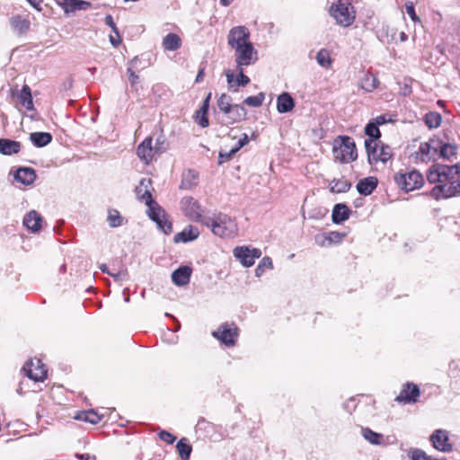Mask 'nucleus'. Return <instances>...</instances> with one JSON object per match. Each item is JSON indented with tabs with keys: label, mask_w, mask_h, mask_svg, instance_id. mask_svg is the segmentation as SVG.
Masks as SVG:
<instances>
[{
	"label": "nucleus",
	"mask_w": 460,
	"mask_h": 460,
	"mask_svg": "<svg viewBox=\"0 0 460 460\" xmlns=\"http://www.w3.org/2000/svg\"><path fill=\"white\" fill-rule=\"evenodd\" d=\"M211 99V93H208L206 98L204 99L201 107L199 110V113L208 114L209 110V102Z\"/></svg>",
	"instance_id": "obj_57"
},
{
	"label": "nucleus",
	"mask_w": 460,
	"mask_h": 460,
	"mask_svg": "<svg viewBox=\"0 0 460 460\" xmlns=\"http://www.w3.org/2000/svg\"><path fill=\"white\" fill-rule=\"evenodd\" d=\"M237 68V75H234V73L231 72L230 70H227L226 72L228 89L234 93L237 92L239 87H244L251 82L250 78L246 75H244L243 67Z\"/></svg>",
	"instance_id": "obj_17"
},
{
	"label": "nucleus",
	"mask_w": 460,
	"mask_h": 460,
	"mask_svg": "<svg viewBox=\"0 0 460 460\" xmlns=\"http://www.w3.org/2000/svg\"><path fill=\"white\" fill-rule=\"evenodd\" d=\"M14 180L23 185H31L36 180V172L31 167H21L15 172Z\"/></svg>",
	"instance_id": "obj_24"
},
{
	"label": "nucleus",
	"mask_w": 460,
	"mask_h": 460,
	"mask_svg": "<svg viewBox=\"0 0 460 460\" xmlns=\"http://www.w3.org/2000/svg\"><path fill=\"white\" fill-rule=\"evenodd\" d=\"M234 50L237 67L248 66L254 64L258 59L257 51L252 43L236 48Z\"/></svg>",
	"instance_id": "obj_10"
},
{
	"label": "nucleus",
	"mask_w": 460,
	"mask_h": 460,
	"mask_svg": "<svg viewBox=\"0 0 460 460\" xmlns=\"http://www.w3.org/2000/svg\"><path fill=\"white\" fill-rule=\"evenodd\" d=\"M58 4L63 8L66 13H75L80 10L85 11L91 6V3L84 0H58Z\"/></svg>",
	"instance_id": "obj_20"
},
{
	"label": "nucleus",
	"mask_w": 460,
	"mask_h": 460,
	"mask_svg": "<svg viewBox=\"0 0 460 460\" xmlns=\"http://www.w3.org/2000/svg\"><path fill=\"white\" fill-rule=\"evenodd\" d=\"M378 127L387 122L392 121L391 116L387 114H382L372 119Z\"/></svg>",
	"instance_id": "obj_58"
},
{
	"label": "nucleus",
	"mask_w": 460,
	"mask_h": 460,
	"mask_svg": "<svg viewBox=\"0 0 460 460\" xmlns=\"http://www.w3.org/2000/svg\"><path fill=\"white\" fill-rule=\"evenodd\" d=\"M350 215V210L347 205L338 203L333 207L332 218L334 224H341L346 221Z\"/></svg>",
	"instance_id": "obj_29"
},
{
	"label": "nucleus",
	"mask_w": 460,
	"mask_h": 460,
	"mask_svg": "<svg viewBox=\"0 0 460 460\" xmlns=\"http://www.w3.org/2000/svg\"><path fill=\"white\" fill-rule=\"evenodd\" d=\"M10 24L13 31L18 35L26 34L31 26L30 21L20 15L13 16L10 19Z\"/></svg>",
	"instance_id": "obj_28"
},
{
	"label": "nucleus",
	"mask_w": 460,
	"mask_h": 460,
	"mask_svg": "<svg viewBox=\"0 0 460 460\" xmlns=\"http://www.w3.org/2000/svg\"><path fill=\"white\" fill-rule=\"evenodd\" d=\"M180 206L183 215L190 220L205 224L208 217L203 216L205 210L199 200L193 197L186 196L181 199Z\"/></svg>",
	"instance_id": "obj_7"
},
{
	"label": "nucleus",
	"mask_w": 460,
	"mask_h": 460,
	"mask_svg": "<svg viewBox=\"0 0 460 460\" xmlns=\"http://www.w3.org/2000/svg\"><path fill=\"white\" fill-rule=\"evenodd\" d=\"M394 179L396 185L406 192L420 188L424 182L422 174L416 170L395 173Z\"/></svg>",
	"instance_id": "obj_8"
},
{
	"label": "nucleus",
	"mask_w": 460,
	"mask_h": 460,
	"mask_svg": "<svg viewBox=\"0 0 460 460\" xmlns=\"http://www.w3.org/2000/svg\"><path fill=\"white\" fill-rule=\"evenodd\" d=\"M30 140L37 147H43L52 141V135L48 132H33L30 134Z\"/></svg>",
	"instance_id": "obj_34"
},
{
	"label": "nucleus",
	"mask_w": 460,
	"mask_h": 460,
	"mask_svg": "<svg viewBox=\"0 0 460 460\" xmlns=\"http://www.w3.org/2000/svg\"><path fill=\"white\" fill-rule=\"evenodd\" d=\"M424 121L429 128H437L441 124L442 117L438 112L429 111L425 115Z\"/></svg>",
	"instance_id": "obj_41"
},
{
	"label": "nucleus",
	"mask_w": 460,
	"mask_h": 460,
	"mask_svg": "<svg viewBox=\"0 0 460 460\" xmlns=\"http://www.w3.org/2000/svg\"><path fill=\"white\" fill-rule=\"evenodd\" d=\"M234 256L244 267H251L255 260L261 256V252L258 248H250L248 246H237L233 251Z\"/></svg>",
	"instance_id": "obj_13"
},
{
	"label": "nucleus",
	"mask_w": 460,
	"mask_h": 460,
	"mask_svg": "<svg viewBox=\"0 0 460 460\" xmlns=\"http://www.w3.org/2000/svg\"><path fill=\"white\" fill-rule=\"evenodd\" d=\"M139 63L140 59L138 58V57H135L128 63L127 73L128 75V80L130 82L131 86H134L138 83L139 76L136 74L135 70L138 69Z\"/></svg>",
	"instance_id": "obj_38"
},
{
	"label": "nucleus",
	"mask_w": 460,
	"mask_h": 460,
	"mask_svg": "<svg viewBox=\"0 0 460 460\" xmlns=\"http://www.w3.org/2000/svg\"><path fill=\"white\" fill-rule=\"evenodd\" d=\"M344 237L343 234H341L339 232H330L324 236H316L315 240L320 245H324L325 241H327L329 243H339L342 240Z\"/></svg>",
	"instance_id": "obj_42"
},
{
	"label": "nucleus",
	"mask_w": 460,
	"mask_h": 460,
	"mask_svg": "<svg viewBox=\"0 0 460 460\" xmlns=\"http://www.w3.org/2000/svg\"><path fill=\"white\" fill-rule=\"evenodd\" d=\"M155 147L156 154L159 155L164 153L167 150L168 144L166 141V137L164 134H159L155 138V144L153 146Z\"/></svg>",
	"instance_id": "obj_51"
},
{
	"label": "nucleus",
	"mask_w": 460,
	"mask_h": 460,
	"mask_svg": "<svg viewBox=\"0 0 460 460\" xmlns=\"http://www.w3.org/2000/svg\"><path fill=\"white\" fill-rule=\"evenodd\" d=\"M137 155L139 159L146 164H148L155 155H158L155 147H153V138L151 137H146L144 141L138 145Z\"/></svg>",
	"instance_id": "obj_19"
},
{
	"label": "nucleus",
	"mask_w": 460,
	"mask_h": 460,
	"mask_svg": "<svg viewBox=\"0 0 460 460\" xmlns=\"http://www.w3.org/2000/svg\"><path fill=\"white\" fill-rule=\"evenodd\" d=\"M408 456L411 460H447L446 458H434L428 456L423 450L420 448H411L408 451Z\"/></svg>",
	"instance_id": "obj_44"
},
{
	"label": "nucleus",
	"mask_w": 460,
	"mask_h": 460,
	"mask_svg": "<svg viewBox=\"0 0 460 460\" xmlns=\"http://www.w3.org/2000/svg\"><path fill=\"white\" fill-rule=\"evenodd\" d=\"M377 179L376 177H367L360 180L357 184V190L364 196L370 195L377 186Z\"/></svg>",
	"instance_id": "obj_30"
},
{
	"label": "nucleus",
	"mask_w": 460,
	"mask_h": 460,
	"mask_svg": "<svg viewBox=\"0 0 460 460\" xmlns=\"http://www.w3.org/2000/svg\"><path fill=\"white\" fill-rule=\"evenodd\" d=\"M25 375L31 380L39 382L47 377V369L40 359H31L22 367Z\"/></svg>",
	"instance_id": "obj_15"
},
{
	"label": "nucleus",
	"mask_w": 460,
	"mask_h": 460,
	"mask_svg": "<svg viewBox=\"0 0 460 460\" xmlns=\"http://www.w3.org/2000/svg\"><path fill=\"white\" fill-rule=\"evenodd\" d=\"M420 396V387L412 382H407L402 385L401 393L396 396L395 401L404 404H413L419 402Z\"/></svg>",
	"instance_id": "obj_16"
},
{
	"label": "nucleus",
	"mask_w": 460,
	"mask_h": 460,
	"mask_svg": "<svg viewBox=\"0 0 460 460\" xmlns=\"http://www.w3.org/2000/svg\"><path fill=\"white\" fill-rule=\"evenodd\" d=\"M199 175L194 170H187L182 174L181 188L190 190L198 184Z\"/></svg>",
	"instance_id": "obj_33"
},
{
	"label": "nucleus",
	"mask_w": 460,
	"mask_h": 460,
	"mask_svg": "<svg viewBox=\"0 0 460 460\" xmlns=\"http://www.w3.org/2000/svg\"><path fill=\"white\" fill-rule=\"evenodd\" d=\"M199 235L197 226H188L181 232L176 234L173 237L174 243H188L196 240Z\"/></svg>",
	"instance_id": "obj_23"
},
{
	"label": "nucleus",
	"mask_w": 460,
	"mask_h": 460,
	"mask_svg": "<svg viewBox=\"0 0 460 460\" xmlns=\"http://www.w3.org/2000/svg\"><path fill=\"white\" fill-rule=\"evenodd\" d=\"M351 188V183L349 181L341 178V179H333L330 182V190L333 193H344L349 190Z\"/></svg>",
	"instance_id": "obj_36"
},
{
	"label": "nucleus",
	"mask_w": 460,
	"mask_h": 460,
	"mask_svg": "<svg viewBox=\"0 0 460 460\" xmlns=\"http://www.w3.org/2000/svg\"><path fill=\"white\" fill-rule=\"evenodd\" d=\"M365 146L370 164H376L378 162L385 164L392 158V148L387 145L379 146L378 142H375L373 139H366Z\"/></svg>",
	"instance_id": "obj_6"
},
{
	"label": "nucleus",
	"mask_w": 460,
	"mask_h": 460,
	"mask_svg": "<svg viewBox=\"0 0 460 460\" xmlns=\"http://www.w3.org/2000/svg\"><path fill=\"white\" fill-rule=\"evenodd\" d=\"M33 7L37 9H40V5L41 4V0H27Z\"/></svg>",
	"instance_id": "obj_64"
},
{
	"label": "nucleus",
	"mask_w": 460,
	"mask_h": 460,
	"mask_svg": "<svg viewBox=\"0 0 460 460\" xmlns=\"http://www.w3.org/2000/svg\"><path fill=\"white\" fill-rule=\"evenodd\" d=\"M108 223L112 228L119 227L123 224V217L117 209H110L108 213Z\"/></svg>",
	"instance_id": "obj_47"
},
{
	"label": "nucleus",
	"mask_w": 460,
	"mask_h": 460,
	"mask_svg": "<svg viewBox=\"0 0 460 460\" xmlns=\"http://www.w3.org/2000/svg\"><path fill=\"white\" fill-rule=\"evenodd\" d=\"M217 105L219 112L222 113L220 123L225 126L234 125L246 119V109L241 104H233L232 97L222 93L217 99Z\"/></svg>",
	"instance_id": "obj_2"
},
{
	"label": "nucleus",
	"mask_w": 460,
	"mask_h": 460,
	"mask_svg": "<svg viewBox=\"0 0 460 460\" xmlns=\"http://www.w3.org/2000/svg\"><path fill=\"white\" fill-rule=\"evenodd\" d=\"M236 153L237 149L234 147L232 148L229 152H220L218 155V164H222L223 163L230 160Z\"/></svg>",
	"instance_id": "obj_54"
},
{
	"label": "nucleus",
	"mask_w": 460,
	"mask_h": 460,
	"mask_svg": "<svg viewBox=\"0 0 460 460\" xmlns=\"http://www.w3.org/2000/svg\"><path fill=\"white\" fill-rule=\"evenodd\" d=\"M212 335L226 346L232 347L238 337V328L234 323H224L218 327L217 331L213 332Z\"/></svg>",
	"instance_id": "obj_12"
},
{
	"label": "nucleus",
	"mask_w": 460,
	"mask_h": 460,
	"mask_svg": "<svg viewBox=\"0 0 460 460\" xmlns=\"http://www.w3.org/2000/svg\"><path fill=\"white\" fill-rule=\"evenodd\" d=\"M104 22L107 26H109L112 31L116 34L117 37H119V30L113 21V17L111 14H107L104 18Z\"/></svg>",
	"instance_id": "obj_56"
},
{
	"label": "nucleus",
	"mask_w": 460,
	"mask_h": 460,
	"mask_svg": "<svg viewBox=\"0 0 460 460\" xmlns=\"http://www.w3.org/2000/svg\"><path fill=\"white\" fill-rule=\"evenodd\" d=\"M158 437L161 440H163L164 442H165L169 445L173 444L176 440V437L166 430H161L158 433Z\"/></svg>",
	"instance_id": "obj_52"
},
{
	"label": "nucleus",
	"mask_w": 460,
	"mask_h": 460,
	"mask_svg": "<svg viewBox=\"0 0 460 460\" xmlns=\"http://www.w3.org/2000/svg\"><path fill=\"white\" fill-rule=\"evenodd\" d=\"M204 225L209 227L214 234L222 238H233L238 232L234 219L223 213L215 214L212 217H208Z\"/></svg>",
	"instance_id": "obj_3"
},
{
	"label": "nucleus",
	"mask_w": 460,
	"mask_h": 460,
	"mask_svg": "<svg viewBox=\"0 0 460 460\" xmlns=\"http://www.w3.org/2000/svg\"><path fill=\"white\" fill-rule=\"evenodd\" d=\"M151 187L152 181L149 178H143L139 184L136 187V194L137 199L145 202L148 208L156 203L152 198Z\"/></svg>",
	"instance_id": "obj_18"
},
{
	"label": "nucleus",
	"mask_w": 460,
	"mask_h": 460,
	"mask_svg": "<svg viewBox=\"0 0 460 460\" xmlns=\"http://www.w3.org/2000/svg\"><path fill=\"white\" fill-rule=\"evenodd\" d=\"M330 14L335 19L337 24L342 27L350 26L356 18V11L352 4L342 1L332 4Z\"/></svg>",
	"instance_id": "obj_5"
},
{
	"label": "nucleus",
	"mask_w": 460,
	"mask_h": 460,
	"mask_svg": "<svg viewBox=\"0 0 460 460\" xmlns=\"http://www.w3.org/2000/svg\"><path fill=\"white\" fill-rule=\"evenodd\" d=\"M417 155L422 162L427 163L430 160H435L438 155L433 151V147L428 142H423L419 146Z\"/></svg>",
	"instance_id": "obj_32"
},
{
	"label": "nucleus",
	"mask_w": 460,
	"mask_h": 460,
	"mask_svg": "<svg viewBox=\"0 0 460 460\" xmlns=\"http://www.w3.org/2000/svg\"><path fill=\"white\" fill-rule=\"evenodd\" d=\"M265 94L263 93H259L257 95L254 96H248L243 100V103L251 106V107H261L264 102Z\"/></svg>",
	"instance_id": "obj_48"
},
{
	"label": "nucleus",
	"mask_w": 460,
	"mask_h": 460,
	"mask_svg": "<svg viewBox=\"0 0 460 460\" xmlns=\"http://www.w3.org/2000/svg\"><path fill=\"white\" fill-rule=\"evenodd\" d=\"M75 419L89 422L91 424H97L102 420V416L95 412L93 410L84 411L78 413Z\"/></svg>",
	"instance_id": "obj_39"
},
{
	"label": "nucleus",
	"mask_w": 460,
	"mask_h": 460,
	"mask_svg": "<svg viewBox=\"0 0 460 460\" xmlns=\"http://www.w3.org/2000/svg\"><path fill=\"white\" fill-rule=\"evenodd\" d=\"M182 41L176 33H168L163 40V47L165 50L175 51L181 47Z\"/></svg>",
	"instance_id": "obj_31"
},
{
	"label": "nucleus",
	"mask_w": 460,
	"mask_h": 460,
	"mask_svg": "<svg viewBox=\"0 0 460 460\" xmlns=\"http://www.w3.org/2000/svg\"><path fill=\"white\" fill-rule=\"evenodd\" d=\"M227 43L233 49L251 44L249 30L245 26L233 27L227 35Z\"/></svg>",
	"instance_id": "obj_11"
},
{
	"label": "nucleus",
	"mask_w": 460,
	"mask_h": 460,
	"mask_svg": "<svg viewBox=\"0 0 460 460\" xmlns=\"http://www.w3.org/2000/svg\"><path fill=\"white\" fill-rule=\"evenodd\" d=\"M208 114L199 113V111L195 113V121L201 128H207L209 125Z\"/></svg>",
	"instance_id": "obj_53"
},
{
	"label": "nucleus",
	"mask_w": 460,
	"mask_h": 460,
	"mask_svg": "<svg viewBox=\"0 0 460 460\" xmlns=\"http://www.w3.org/2000/svg\"><path fill=\"white\" fill-rule=\"evenodd\" d=\"M456 146L448 144V143H443L442 147L440 149V152L438 155V157H442L446 159H449L450 157L454 156L456 155Z\"/></svg>",
	"instance_id": "obj_49"
},
{
	"label": "nucleus",
	"mask_w": 460,
	"mask_h": 460,
	"mask_svg": "<svg viewBox=\"0 0 460 460\" xmlns=\"http://www.w3.org/2000/svg\"><path fill=\"white\" fill-rule=\"evenodd\" d=\"M361 435L367 442L375 446H387L389 444L388 437H385L369 428H362Z\"/></svg>",
	"instance_id": "obj_22"
},
{
	"label": "nucleus",
	"mask_w": 460,
	"mask_h": 460,
	"mask_svg": "<svg viewBox=\"0 0 460 460\" xmlns=\"http://www.w3.org/2000/svg\"><path fill=\"white\" fill-rule=\"evenodd\" d=\"M18 99L20 104L26 110L32 111L34 109L31 88L27 84L22 86Z\"/></svg>",
	"instance_id": "obj_35"
},
{
	"label": "nucleus",
	"mask_w": 460,
	"mask_h": 460,
	"mask_svg": "<svg viewBox=\"0 0 460 460\" xmlns=\"http://www.w3.org/2000/svg\"><path fill=\"white\" fill-rule=\"evenodd\" d=\"M427 142L433 147V151L438 155L443 145L442 140L438 137H432Z\"/></svg>",
	"instance_id": "obj_55"
},
{
	"label": "nucleus",
	"mask_w": 460,
	"mask_h": 460,
	"mask_svg": "<svg viewBox=\"0 0 460 460\" xmlns=\"http://www.w3.org/2000/svg\"><path fill=\"white\" fill-rule=\"evenodd\" d=\"M41 222L42 217L35 210L30 211L23 217L24 226L32 232H38L41 228Z\"/></svg>",
	"instance_id": "obj_25"
},
{
	"label": "nucleus",
	"mask_w": 460,
	"mask_h": 460,
	"mask_svg": "<svg viewBox=\"0 0 460 460\" xmlns=\"http://www.w3.org/2000/svg\"><path fill=\"white\" fill-rule=\"evenodd\" d=\"M192 269L189 266H181L175 270L172 274V282L178 286L182 287L189 284Z\"/></svg>",
	"instance_id": "obj_21"
},
{
	"label": "nucleus",
	"mask_w": 460,
	"mask_h": 460,
	"mask_svg": "<svg viewBox=\"0 0 460 460\" xmlns=\"http://www.w3.org/2000/svg\"><path fill=\"white\" fill-rule=\"evenodd\" d=\"M316 61L318 65L323 68H329L332 66L330 51L326 49H320L316 54Z\"/></svg>",
	"instance_id": "obj_43"
},
{
	"label": "nucleus",
	"mask_w": 460,
	"mask_h": 460,
	"mask_svg": "<svg viewBox=\"0 0 460 460\" xmlns=\"http://www.w3.org/2000/svg\"><path fill=\"white\" fill-rule=\"evenodd\" d=\"M365 134L368 137L367 139H373L375 142H377V140L381 137V132L379 130V128L373 120H370L366 125Z\"/></svg>",
	"instance_id": "obj_45"
},
{
	"label": "nucleus",
	"mask_w": 460,
	"mask_h": 460,
	"mask_svg": "<svg viewBox=\"0 0 460 460\" xmlns=\"http://www.w3.org/2000/svg\"><path fill=\"white\" fill-rule=\"evenodd\" d=\"M149 217L156 223L158 228L165 234H170L172 232V222L168 220L164 209L158 204L155 203L147 209Z\"/></svg>",
	"instance_id": "obj_9"
},
{
	"label": "nucleus",
	"mask_w": 460,
	"mask_h": 460,
	"mask_svg": "<svg viewBox=\"0 0 460 460\" xmlns=\"http://www.w3.org/2000/svg\"><path fill=\"white\" fill-rule=\"evenodd\" d=\"M176 448L179 452V455H180L181 460H189L190 459V454L192 451V447L188 443L187 438H181L176 445Z\"/></svg>",
	"instance_id": "obj_40"
},
{
	"label": "nucleus",
	"mask_w": 460,
	"mask_h": 460,
	"mask_svg": "<svg viewBox=\"0 0 460 460\" xmlns=\"http://www.w3.org/2000/svg\"><path fill=\"white\" fill-rule=\"evenodd\" d=\"M405 10L407 14L411 18L412 21H415L417 19L415 9L412 4V3H406L405 4Z\"/></svg>",
	"instance_id": "obj_60"
},
{
	"label": "nucleus",
	"mask_w": 460,
	"mask_h": 460,
	"mask_svg": "<svg viewBox=\"0 0 460 460\" xmlns=\"http://www.w3.org/2000/svg\"><path fill=\"white\" fill-rule=\"evenodd\" d=\"M378 80L373 74H366L360 80V87L366 92H373L378 86Z\"/></svg>",
	"instance_id": "obj_37"
},
{
	"label": "nucleus",
	"mask_w": 460,
	"mask_h": 460,
	"mask_svg": "<svg viewBox=\"0 0 460 460\" xmlns=\"http://www.w3.org/2000/svg\"><path fill=\"white\" fill-rule=\"evenodd\" d=\"M295 107V101L288 93H282L277 98V111L279 113L291 111Z\"/></svg>",
	"instance_id": "obj_26"
},
{
	"label": "nucleus",
	"mask_w": 460,
	"mask_h": 460,
	"mask_svg": "<svg viewBox=\"0 0 460 460\" xmlns=\"http://www.w3.org/2000/svg\"><path fill=\"white\" fill-rule=\"evenodd\" d=\"M204 75H205V69L204 68H200L198 72V75L196 76V79H195V82L196 83H200L202 82L203 78H204Z\"/></svg>",
	"instance_id": "obj_62"
},
{
	"label": "nucleus",
	"mask_w": 460,
	"mask_h": 460,
	"mask_svg": "<svg viewBox=\"0 0 460 460\" xmlns=\"http://www.w3.org/2000/svg\"><path fill=\"white\" fill-rule=\"evenodd\" d=\"M333 155L336 161L349 164L358 158L355 141L349 136H341L334 141Z\"/></svg>",
	"instance_id": "obj_4"
},
{
	"label": "nucleus",
	"mask_w": 460,
	"mask_h": 460,
	"mask_svg": "<svg viewBox=\"0 0 460 460\" xmlns=\"http://www.w3.org/2000/svg\"><path fill=\"white\" fill-rule=\"evenodd\" d=\"M110 41L111 43L114 46V47H117L120 44L121 42V38L120 36L119 35V37L115 38L113 36H110Z\"/></svg>",
	"instance_id": "obj_63"
},
{
	"label": "nucleus",
	"mask_w": 460,
	"mask_h": 460,
	"mask_svg": "<svg viewBox=\"0 0 460 460\" xmlns=\"http://www.w3.org/2000/svg\"><path fill=\"white\" fill-rule=\"evenodd\" d=\"M115 281H124L128 279L127 271L124 270H119L118 272H111V275Z\"/></svg>",
	"instance_id": "obj_59"
},
{
	"label": "nucleus",
	"mask_w": 460,
	"mask_h": 460,
	"mask_svg": "<svg viewBox=\"0 0 460 460\" xmlns=\"http://www.w3.org/2000/svg\"><path fill=\"white\" fill-rule=\"evenodd\" d=\"M249 142L247 134L243 133L242 137L238 140L237 146L234 147L237 152Z\"/></svg>",
	"instance_id": "obj_61"
},
{
	"label": "nucleus",
	"mask_w": 460,
	"mask_h": 460,
	"mask_svg": "<svg viewBox=\"0 0 460 460\" xmlns=\"http://www.w3.org/2000/svg\"><path fill=\"white\" fill-rule=\"evenodd\" d=\"M213 429V425L211 422L206 420L204 418H199L197 425L195 427V431L199 437L206 436L207 433H209Z\"/></svg>",
	"instance_id": "obj_46"
},
{
	"label": "nucleus",
	"mask_w": 460,
	"mask_h": 460,
	"mask_svg": "<svg viewBox=\"0 0 460 460\" xmlns=\"http://www.w3.org/2000/svg\"><path fill=\"white\" fill-rule=\"evenodd\" d=\"M22 144L19 141L0 138V153L4 155H12L21 151Z\"/></svg>",
	"instance_id": "obj_27"
},
{
	"label": "nucleus",
	"mask_w": 460,
	"mask_h": 460,
	"mask_svg": "<svg viewBox=\"0 0 460 460\" xmlns=\"http://www.w3.org/2000/svg\"><path fill=\"white\" fill-rule=\"evenodd\" d=\"M427 180L434 184L429 195L436 200L449 199L460 194V164H432L427 172Z\"/></svg>",
	"instance_id": "obj_1"
},
{
	"label": "nucleus",
	"mask_w": 460,
	"mask_h": 460,
	"mask_svg": "<svg viewBox=\"0 0 460 460\" xmlns=\"http://www.w3.org/2000/svg\"><path fill=\"white\" fill-rule=\"evenodd\" d=\"M429 441L438 451L448 453L453 450V444L449 439V432L446 429H435L429 437Z\"/></svg>",
	"instance_id": "obj_14"
},
{
	"label": "nucleus",
	"mask_w": 460,
	"mask_h": 460,
	"mask_svg": "<svg viewBox=\"0 0 460 460\" xmlns=\"http://www.w3.org/2000/svg\"><path fill=\"white\" fill-rule=\"evenodd\" d=\"M273 263L271 258L266 256L261 259L259 265L255 269V275L256 277H261L265 269H272Z\"/></svg>",
	"instance_id": "obj_50"
}]
</instances>
